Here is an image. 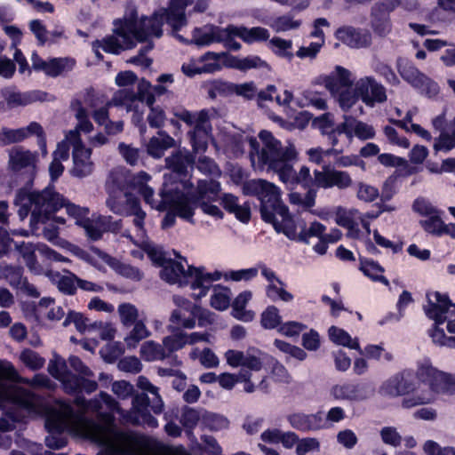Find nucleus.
<instances>
[{
	"label": "nucleus",
	"mask_w": 455,
	"mask_h": 455,
	"mask_svg": "<svg viewBox=\"0 0 455 455\" xmlns=\"http://www.w3.org/2000/svg\"><path fill=\"white\" fill-rule=\"evenodd\" d=\"M233 83L213 80L211 82L208 88V97L212 100H215L218 96L228 97L234 94Z\"/></svg>",
	"instance_id": "obj_45"
},
{
	"label": "nucleus",
	"mask_w": 455,
	"mask_h": 455,
	"mask_svg": "<svg viewBox=\"0 0 455 455\" xmlns=\"http://www.w3.org/2000/svg\"><path fill=\"white\" fill-rule=\"evenodd\" d=\"M58 289L66 295L73 296L76 293V275H61L58 281Z\"/></svg>",
	"instance_id": "obj_57"
},
{
	"label": "nucleus",
	"mask_w": 455,
	"mask_h": 455,
	"mask_svg": "<svg viewBox=\"0 0 455 455\" xmlns=\"http://www.w3.org/2000/svg\"><path fill=\"white\" fill-rule=\"evenodd\" d=\"M70 133L77 139V142L74 144L73 167L70 170V174L82 179L90 175L93 171V163L91 161L92 149L85 148L76 132Z\"/></svg>",
	"instance_id": "obj_14"
},
{
	"label": "nucleus",
	"mask_w": 455,
	"mask_h": 455,
	"mask_svg": "<svg viewBox=\"0 0 455 455\" xmlns=\"http://www.w3.org/2000/svg\"><path fill=\"white\" fill-rule=\"evenodd\" d=\"M287 420L293 428L301 432L315 431L324 427L321 411L313 414L292 413L288 415Z\"/></svg>",
	"instance_id": "obj_24"
},
{
	"label": "nucleus",
	"mask_w": 455,
	"mask_h": 455,
	"mask_svg": "<svg viewBox=\"0 0 455 455\" xmlns=\"http://www.w3.org/2000/svg\"><path fill=\"white\" fill-rule=\"evenodd\" d=\"M35 94L36 95V97L32 98L29 94H23L21 92H12L5 96V100L7 105L10 108H13L15 106H26L36 100H43L44 99L41 96H45L47 93L37 91L35 92Z\"/></svg>",
	"instance_id": "obj_42"
},
{
	"label": "nucleus",
	"mask_w": 455,
	"mask_h": 455,
	"mask_svg": "<svg viewBox=\"0 0 455 455\" xmlns=\"http://www.w3.org/2000/svg\"><path fill=\"white\" fill-rule=\"evenodd\" d=\"M199 419L198 411L194 408L185 407L181 414L180 423L185 428L192 430L196 427Z\"/></svg>",
	"instance_id": "obj_60"
},
{
	"label": "nucleus",
	"mask_w": 455,
	"mask_h": 455,
	"mask_svg": "<svg viewBox=\"0 0 455 455\" xmlns=\"http://www.w3.org/2000/svg\"><path fill=\"white\" fill-rule=\"evenodd\" d=\"M15 248L23 258L27 267L30 269H36L38 262L36 255V247L31 243H26L24 241L15 243Z\"/></svg>",
	"instance_id": "obj_41"
},
{
	"label": "nucleus",
	"mask_w": 455,
	"mask_h": 455,
	"mask_svg": "<svg viewBox=\"0 0 455 455\" xmlns=\"http://www.w3.org/2000/svg\"><path fill=\"white\" fill-rule=\"evenodd\" d=\"M309 4V0H300L294 4L291 11L286 14L273 18L268 25L275 32H285L292 29H298L301 26L302 20H294V13L306 10Z\"/></svg>",
	"instance_id": "obj_19"
},
{
	"label": "nucleus",
	"mask_w": 455,
	"mask_h": 455,
	"mask_svg": "<svg viewBox=\"0 0 455 455\" xmlns=\"http://www.w3.org/2000/svg\"><path fill=\"white\" fill-rule=\"evenodd\" d=\"M220 60H222V63L220 64L221 67L224 66L228 68H235L240 70L241 59L226 52L220 53L214 52H207L200 57L199 61H211L220 63L219 61Z\"/></svg>",
	"instance_id": "obj_33"
},
{
	"label": "nucleus",
	"mask_w": 455,
	"mask_h": 455,
	"mask_svg": "<svg viewBox=\"0 0 455 455\" xmlns=\"http://www.w3.org/2000/svg\"><path fill=\"white\" fill-rule=\"evenodd\" d=\"M427 305L424 307V311L429 319L434 320L433 328L429 333L435 330H443L440 325L446 322L449 314L455 309V303L451 300L447 293L439 291L427 293Z\"/></svg>",
	"instance_id": "obj_10"
},
{
	"label": "nucleus",
	"mask_w": 455,
	"mask_h": 455,
	"mask_svg": "<svg viewBox=\"0 0 455 455\" xmlns=\"http://www.w3.org/2000/svg\"><path fill=\"white\" fill-rule=\"evenodd\" d=\"M92 47H101L102 50L107 53H111L115 55L120 54L123 51L128 50L126 48V44H121L117 37L115 36H107L101 40H95L92 43Z\"/></svg>",
	"instance_id": "obj_40"
},
{
	"label": "nucleus",
	"mask_w": 455,
	"mask_h": 455,
	"mask_svg": "<svg viewBox=\"0 0 455 455\" xmlns=\"http://www.w3.org/2000/svg\"><path fill=\"white\" fill-rule=\"evenodd\" d=\"M65 393L75 395V403L78 405L85 403L86 400L83 393L92 394L98 388V383L95 380L87 379L83 375H76L72 371L60 379Z\"/></svg>",
	"instance_id": "obj_13"
},
{
	"label": "nucleus",
	"mask_w": 455,
	"mask_h": 455,
	"mask_svg": "<svg viewBox=\"0 0 455 455\" xmlns=\"http://www.w3.org/2000/svg\"><path fill=\"white\" fill-rule=\"evenodd\" d=\"M335 96L337 97L339 107L346 112L356 103L358 99H360L359 94L356 92V87L354 91H350L349 88L339 91Z\"/></svg>",
	"instance_id": "obj_49"
},
{
	"label": "nucleus",
	"mask_w": 455,
	"mask_h": 455,
	"mask_svg": "<svg viewBox=\"0 0 455 455\" xmlns=\"http://www.w3.org/2000/svg\"><path fill=\"white\" fill-rule=\"evenodd\" d=\"M418 385L414 371L411 369H404L390 377L384 383L383 388L391 396L405 395L402 400V407L410 409L431 403L430 397L423 394H414Z\"/></svg>",
	"instance_id": "obj_4"
},
{
	"label": "nucleus",
	"mask_w": 455,
	"mask_h": 455,
	"mask_svg": "<svg viewBox=\"0 0 455 455\" xmlns=\"http://www.w3.org/2000/svg\"><path fill=\"white\" fill-rule=\"evenodd\" d=\"M319 79L332 95H336L342 88H350L353 84L351 72L341 66H336L333 72L322 76Z\"/></svg>",
	"instance_id": "obj_23"
},
{
	"label": "nucleus",
	"mask_w": 455,
	"mask_h": 455,
	"mask_svg": "<svg viewBox=\"0 0 455 455\" xmlns=\"http://www.w3.org/2000/svg\"><path fill=\"white\" fill-rule=\"evenodd\" d=\"M193 188L192 180H186L163 183L159 191L161 204L164 207L192 224L195 223L193 219L195 211L199 205V201L191 193Z\"/></svg>",
	"instance_id": "obj_2"
},
{
	"label": "nucleus",
	"mask_w": 455,
	"mask_h": 455,
	"mask_svg": "<svg viewBox=\"0 0 455 455\" xmlns=\"http://www.w3.org/2000/svg\"><path fill=\"white\" fill-rule=\"evenodd\" d=\"M328 334L330 339L337 345L347 347L351 349L360 348L358 340H353L349 333L341 328L331 326L328 330Z\"/></svg>",
	"instance_id": "obj_37"
},
{
	"label": "nucleus",
	"mask_w": 455,
	"mask_h": 455,
	"mask_svg": "<svg viewBox=\"0 0 455 455\" xmlns=\"http://www.w3.org/2000/svg\"><path fill=\"white\" fill-rule=\"evenodd\" d=\"M442 371L433 366L429 358H425L417 363V369L415 373L416 379L420 383L428 386L429 390L432 392L434 385L437 382L439 374Z\"/></svg>",
	"instance_id": "obj_27"
},
{
	"label": "nucleus",
	"mask_w": 455,
	"mask_h": 455,
	"mask_svg": "<svg viewBox=\"0 0 455 455\" xmlns=\"http://www.w3.org/2000/svg\"><path fill=\"white\" fill-rule=\"evenodd\" d=\"M203 267L188 266V275H194L191 281L190 288L192 290H199V293L196 296L197 299H201L206 296L209 291L212 283L218 281L221 278V272L216 270L212 273H204Z\"/></svg>",
	"instance_id": "obj_21"
},
{
	"label": "nucleus",
	"mask_w": 455,
	"mask_h": 455,
	"mask_svg": "<svg viewBox=\"0 0 455 455\" xmlns=\"http://www.w3.org/2000/svg\"><path fill=\"white\" fill-rule=\"evenodd\" d=\"M133 329L130 332V334L124 339L126 345L129 348L136 347L138 343L143 339L147 338L149 335V331H148L146 325L142 321H136L134 323Z\"/></svg>",
	"instance_id": "obj_46"
},
{
	"label": "nucleus",
	"mask_w": 455,
	"mask_h": 455,
	"mask_svg": "<svg viewBox=\"0 0 455 455\" xmlns=\"http://www.w3.org/2000/svg\"><path fill=\"white\" fill-rule=\"evenodd\" d=\"M204 64L201 67H196L194 64H183L181 71L184 75L188 77H194L196 75L203 73H214L221 69L220 63L203 61Z\"/></svg>",
	"instance_id": "obj_43"
},
{
	"label": "nucleus",
	"mask_w": 455,
	"mask_h": 455,
	"mask_svg": "<svg viewBox=\"0 0 455 455\" xmlns=\"http://www.w3.org/2000/svg\"><path fill=\"white\" fill-rule=\"evenodd\" d=\"M161 278L171 284L179 283L180 286L191 284L194 275H188L182 263L169 259L160 272Z\"/></svg>",
	"instance_id": "obj_22"
},
{
	"label": "nucleus",
	"mask_w": 455,
	"mask_h": 455,
	"mask_svg": "<svg viewBox=\"0 0 455 455\" xmlns=\"http://www.w3.org/2000/svg\"><path fill=\"white\" fill-rule=\"evenodd\" d=\"M243 193L259 199L261 220L271 224L276 233L283 234L289 240L308 244L310 237H324L326 227L316 220L310 224L308 229L303 222L301 231L297 233L293 216L283 204L280 189L275 184L264 180H252L244 183Z\"/></svg>",
	"instance_id": "obj_1"
},
{
	"label": "nucleus",
	"mask_w": 455,
	"mask_h": 455,
	"mask_svg": "<svg viewBox=\"0 0 455 455\" xmlns=\"http://www.w3.org/2000/svg\"><path fill=\"white\" fill-rule=\"evenodd\" d=\"M20 358L27 367L33 371L44 367L45 360L38 353L31 349H26L21 353Z\"/></svg>",
	"instance_id": "obj_53"
},
{
	"label": "nucleus",
	"mask_w": 455,
	"mask_h": 455,
	"mask_svg": "<svg viewBox=\"0 0 455 455\" xmlns=\"http://www.w3.org/2000/svg\"><path fill=\"white\" fill-rule=\"evenodd\" d=\"M166 169L171 174L164 175V182L191 180V172L196 164V156L184 148H178L164 159Z\"/></svg>",
	"instance_id": "obj_9"
},
{
	"label": "nucleus",
	"mask_w": 455,
	"mask_h": 455,
	"mask_svg": "<svg viewBox=\"0 0 455 455\" xmlns=\"http://www.w3.org/2000/svg\"><path fill=\"white\" fill-rule=\"evenodd\" d=\"M259 138L263 143L262 148L256 138L251 137L249 140L250 155H257L259 164L261 168L275 167L282 161H293L297 158V151L293 145L283 148L279 140L275 139L273 133L267 130H262L259 133Z\"/></svg>",
	"instance_id": "obj_3"
},
{
	"label": "nucleus",
	"mask_w": 455,
	"mask_h": 455,
	"mask_svg": "<svg viewBox=\"0 0 455 455\" xmlns=\"http://www.w3.org/2000/svg\"><path fill=\"white\" fill-rule=\"evenodd\" d=\"M359 270L371 280L380 282L386 285L389 284L386 276L381 275L385 272V268L378 262L365 257H359Z\"/></svg>",
	"instance_id": "obj_29"
},
{
	"label": "nucleus",
	"mask_w": 455,
	"mask_h": 455,
	"mask_svg": "<svg viewBox=\"0 0 455 455\" xmlns=\"http://www.w3.org/2000/svg\"><path fill=\"white\" fill-rule=\"evenodd\" d=\"M172 331L173 332L172 335L166 336L163 339V346L169 354V357L171 354L181 349L188 344V335L183 332L179 328H172Z\"/></svg>",
	"instance_id": "obj_36"
},
{
	"label": "nucleus",
	"mask_w": 455,
	"mask_h": 455,
	"mask_svg": "<svg viewBox=\"0 0 455 455\" xmlns=\"http://www.w3.org/2000/svg\"><path fill=\"white\" fill-rule=\"evenodd\" d=\"M251 68L270 69V66L258 55H250L241 59L240 71H247Z\"/></svg>",
	"instance_id": "obj_59"
},
{
	"label": "nucleus",
	"mask_w": 455,
	"mask_h": 455,
	"mask_svg": "<svg viewBox=\"0 0 455 455\" xmlns=\"http://www.w3.org/2000/svg\"><path fill=\"white\" fill-rule=\"evenodd\" d=\"M419 225L425 232L435 236H442V228L443 226V221L438 213H435L429 216L427 220H419Z\"/></svg>",
	"instance_id": "obj_52"
},
{
	"label": "nucleus",
	"mask_w": 455,
	"mask_h": 455,
	"mask_svg": "<svg viewBox=\"0 0 455 455\" xmlns=\"http://www.w3.org/2000/svg\"><path fill=\"white\" fill-rule=\"evenodd\" d=\"M336 37L351 48H366L371 44L372 37L368 29L351 26L339 28Z\"/></svg>",
	"instance_id": "obj_16"
},
{
	"label": "nucleus",
	"mask_w": 455,
	"mask_h": 455,
	"mask_svg": "<svg viewBox=\"0 0 455 455\" xmlns=\"http://www.w3.org/2000/svg\"><path fill=\"white\" fill-rule=\"evenodd\" d=\"M203 421L212 431L225 429L229 426V421L226 417L213 412L205 413L203 417Z\"/></svg>",
	"instance_id": "obj_51"
},
{
	"label": "nucleus",
	"mask_w": 455,
	"mask_h": 455,
	"mask_svg": "<svg viewBox=\"0 0 455 455\" xmlns=\"http://www.w3.org/2000/svg\"><path fill=\"white\" fill-rule=\"evenodd\" d=\"M269 44L275 47L272 51L276 56L285 58L288 60H292L293 53L290 52L292 47V42L291 40L275 36L269 40Z\"/></svg>",
	"instance_id": "obj_47"
},
{
	"label": "nucleus",
	"mask_w": 455,
	"mask_h": 455,
	"mask_svg": "<svg viewBox=\"0 0 455 455\" xmlns=\"http://www.w3.org/2000/svg\"><path fill=\"white\" fill-rule=\"evenodd\" d=\"M282 316L279 309L274 306H267L260 315V325L265 330H273L280 326Z\"/></svg>",
	"instance_id": "obj_39"
},
{
	"label": "nucleus",
	"mask_w": 455,
	"mask_h": 455,
	"mask_svg": "<svg viewBox=\"0 0 455 455\" xmlns=\"http://www.w3.org/2000/svg\"><path fill=\"white\" fill-rule=\"evenodd\" d=\"M36 203L31 212L30 224H44L52 220V215L65 205V197L57 192L53 185H48L42 191H38Z\"/></svg>",
	"instance_id": "obj_7"
},
{
	"label": "nucleus",
	"mask_w": 455,
	"mask_h": 455,
	"mask_svg": "<svg viewBox=\"0 0 455 455\" xmlns=\"http://www.w3.org/2000/svg\"><path fill=\"white\" fill-rule=\"evenodd\" d=\"M110 436V441L101 444L98 455H124L137 449L150 447V437L132 430L113 428Z\"/></svg>",
	"instance_id": "obj_5"
},
{
	"label": "nucleus",
	"mask_w": 455,
	"mask_h": 455,
	"mask_svg": "<svg viewBox=\"0 0 455 455\" xmlns=\"http://www.w3.org/2000/svg\"><path fill=\"white\" fill-rule=\"evenodd\" d=\"M120 318L124 325H132L138 318V310L136 307L130 303L121 304L118 307Z\"/></svg>",
	"instance_id": "obj_55"
},
{
	"label": "nucleus",
	"mask_w": 455,
	"mask_h": 455,
	"mask_svg": "<svg viewBox=\"0 0 455 455\" xmlns=\"http://www.w3.org/2000/svg\"><path fill=\"white\" fill-rule=\"evenodd\" d=\"M223 28L209 24L203 28H195L192 31V42L198 46L210 45L212 43H221Z\"/></svg>",
	"instance_id": "obj_26"
},
{
	"label": "nucleus",
	"mask_w": 455,
	"mask_h": 455,
	"mask_svg": "<svg viewBox=\"0 0 455 455\" xmlns=\"http://www.w3.org/2000/svg\"><path fill=\"white\" fill-rule=\"evenodd\" d=\"M380 436L384 443L393 447L399 446L402 442V436L397 432L396 428L393 427H384L380 430Z\"/></svg>",
	"instance_id": "obj_63"
},
{
	"label": "nucleus",
	"mask_w": 455,
	"mask_h": 455,
	"mask_svg": "<svg viewBox=\"0 0 455 455\" xmlns=\"http://www.w3.org/2000/svg\"><path fill=\"white\" fill-rule=\"evenodd\" d=\"M400 4V0H382L375 3L371 9V27L373 32L385 37L392 29L390 12Z\"/></svg>",
	"instance_id": "obj_12"
},
{
	"label": "nucleus",
	"mask_w": 455,
	"mask_h": 455,
	"mask_svg": "<svg viewBox=\"0 0 455 455\" xmlns=\"http://www.w3.org/2000/svg\"><path fill=\"white\" fill-rule=\"evenodd\" d=\"M76 64L71 57H53L48 60L45 75L49 77H58L72 71Z\"/></svg>",
	"instance_id": "obj_30"
},
{
	"label": "nucleus",
	"mask_w": 455,
	"mask_h": 455,
	"mask_svg": "<svg viewBox=\"0 0 455 455\" xmlns=\"http://www.w3.org/2000/svg\"><path fill=\"white\" fill-rule=\"evenodd\" d=\"M47 370L49 374L59 381L70 371L66 360L57 353H53L52 359L50 360Z\"/></svg>",
	"instance_id": "obj_44"
},
{
	"label": "nucleus",
	"mask_w": 455,
	"mask_h": 455,
	"mask_svg": "<svg viewBox=\"0 0 455 455\" xmlns=\"http://www.w3.org/2000/svg\"><path fill=\"white\" fill-rule=\"evenodd\" d=\"M432 392L437 395H455V375L442 371Z\"/></svg>",
	"instance_id": "obj_38"
},
{
	"label": "nucleus",
	"mask_w": 455,
	"mask_h": 455,
	"mask_svg": "<svg viewBox=\"0 0 455 455\" xmlns=\"http://www.w3.org/2000/svg\"><path fill=\"white\" fill-rule=\"evenodd\" d=\"M188 307L195 308L190 302L188 301ZM170 322L175 325L176 328L192 329L196 325V315L190 308H177L174 309L171 315Z\"/></svg>",
	"instance_id": "obj_31"
},
{
	"label": "nucleus",
	"mask_w": 455,
	"mask_h": 455,
	"mask_svg": "<svg viewBox=\"0 0 455 455\" xmlns=\"http://www.w3.org/2000/svg\"><path fill=\"white\" fill-rule=\"evenodd\" d=\"M259 268L258 267H250L245 269L239 270H231L225 274L226 280H232L235 282H239L242 280L250 281L255 278L258 275Z\"/></svg>",
	"instance_id": "obj_56"
},
{
	"label": "nucleus",
	"mask_w": 455,
	"mask_h": 455,
	"mask_svg": "<svg viewBox=\"0 0 455 455\" xmlns=\"http://www.w3.org/2000/svg\"><path fill=\"white\" fill-rule=\"evenodd\" d=\"M31 394L26 389L7 385L0 380V406L9 403L21 408H28L31 403Z\"/></svg>",
	"instance_id": "obj_20"
},
{
	"label": "nucleus",
	"mask_w": 455,
	"mask_h": 455,
	"mask_svg": "<svg viewBox=\"0 0 455 455\" xmlns=\"http://www.w3.org/2000/svg\"><path fill=\"white\" fill-rule=\"evenodd\" d=\"M165 23L161 14L157 12H154L148 20V26L146 28L149 36L159 38L163 36V25Z\"/></svg>",
	"instance_id": "obj_64"
},
{
	"label": "nucleus",
	"mask_w": 455,
	"mask_h": 455,
	"mask_svg": "<svg viewBox=\"0 0 455 455\" xmlns=\"http://www.w3.org/2000/svg\"><path fill=\"white\" fill-rule=\"evenodd\" d=\"M112 267L120 275L132 281H140L143 278L142 272L137 267L130 264L117 261L116 264L112 265Z\"/></svg>",
	"instance_id": "obj_50"
},
{
	"label": "nucleus",
	"mask_w": 455,
	"mask_h": 455,
	"mask_svg": "<svg viewBox=\"0 0 455 455\" xmlns=\"http://www.w3.org/2000/svg\"><path fill=\"white\" fill-rule=\"evenodd\" d=\"M368 385L366 383L344 382L336 384L330 390L331 395L335 400H346L350 402L363 401L368 398Z\"/></svg>",
	"instance_id": "obj_17"
},
{
	"label": "nucleus",
	"mask_w": 455,
	"mask_h": 455,
	"mask_svg": "<svg viewBox=\"0 0 455 455\" xmlns=\"http://www.w3.org/2000/svg\"><path fill=\"white\" fill-rule=\"evenodd\" d=\"M196 124L194 130L188 132V135L193 149V154L204 153L208 148V131L204 127L209 123V115L207 110L203 109L197 114Z\"/></svg>",
	"instance_id": "obj_18"
},
{
	"label": "nucleus",
	"mask_w": 455,
	"mask_h": 455,
	"mask_svg": "<svg viewBox=\"0 0 455 455\" xmlns=\"http://www.w3.org/2000/svg\"><path fill=\"white\" fill-rule=\"evenodd\" d=\"M379 196V189L373 186L359 182L357 198L364 202H373Z\"/></svg>",
	"instance_id": "obj_62"
},
{
	"label": "nucleus",
	"mask_w": 455,
	"mask_h": 455,
	"mask_svg": "<svg viewBox=\"0 0 455 455\" xmlns=\"http://www.w3.org/2000/svg\"><path fill=\"white\" fill-rule=\"evenodd\" d=\"M137 12L133 11L128 18L115 20L114 34L123 38V43L126 44L127 49H133L136 46V42L132 38V33L136 30L137 26Z\"/></svg>",
	"instance_id": "obj_25"
},
{
	"label": "nucleus",
	"mask_w": 455,
	"mask_h": 455,
	"mask_svg": "<svg viewBox=\"0 0 455 455\" xmlns=\"http://www.w3.org/2000/svg\"><path fill=\"white\" fill-rule=\"evenodd\" d=\"M356 92L362 101L369 107L387 100L386 88L372 76L360 79L356 84Z\"/></svg>",
	"instance_id": "obj_15"
},
{
	"label": "nucleus",
	"mask_w": 455,
	"mask_h": 455,
	"mask_svg": "<svg viewBox=\"0 0 455 455\" xmlns=\"http://www.w3.org/2000/svg\"><path fill=\"white\" fill-rule=\"evenodd\" d=\"M412 210L421 216H431L438 213V210L432 205V204L424 197H418L412 204Z\"/></svg>",
	"instance_id": "obj_61"
},
{
	"label": "nucleus",
	"mask_w": 455,
	"mask_h": 455,
	"mask_svg": "<svg viewBox=\"0 0 455 455\" xmlns=\"http://www.w3.org/2000/svg\"><path fill=\"white\" fill-rule=\"evenodd\" d=\"M455 148V133L443 132L440 133L438 138H435L434 143V150L435 152H448Z\"/></svg>",
	"instance_id": "obj_54"
},
{
	"label": "nucleus",
	"mask_w": 455,
	"mask_h": 455,
	"mask_svg": "<svg viewBox=\"0 0 455 455\" xmlns=\"http://www.w3.org/2000/svg\"><path fill=\"white\" fill-rule=\"evenodd\" d=\"M37 152L17 147L9 152L7 168L20 182L33 187L37 173Z\"/></svg>",
	"instance_id": "obj_6"
},
{
	"label": "nucleus",
	"mask_w": 455,
	"mask_h": 455,
	"mask_svg": "<svg viewBox=\"0 0 455 455\" xmlns=\"http://www.w3.org/2000/svg\"><path fill=\"white\" fill-rule=\"evenodd\" d=\"M25 139L26 135L21 128L10 129L3 127L0 130V147L19 143L23 141Z\"/></svg>",
	"instance_id": "obj_48"
},
{
	"label": "nucleus",
	"mask_w": 455,
	"mask_h": 455,
	"mask_svg": "<svg viewBox=\"0 0 455 455\" xmlns=\"http://www.w3.org/2000/svg\"><path fill=\"white\" fill-rule=\"evenodd\" d=\"M314 184L323 189L337 188L339 190H345L352 186L353 180L347 172L323 164L321 171H314Z\"/></svg>",
	"instance_id": "obj_11"
},
{
	"label": "nucleus",
	"mask_w": 455,
	"mask_h": 455,
	"mask_svg": "<svg viewBox=\"0 0 455 455\" xmlns=\"http://www.w3.org/2000/svg\"><path fill=\"white\" fill-rule=\"evenodd\" d=\"M396 68L401 77L421 95L434 98L439 93L438 84L416 68L412 61L399 57L396 60Z\"/></svg>",
	"instance_id": "obj_8"
},
{
	"label": "nucleus",
	"mask_w": 455,
	"mask_h": 455,
	"mask_svg": "<svg viewBox=\"0 0 455 455\" xmlns=\"http://www.w3.org/2000/svg\"><path fill=\"white\" fill-rule=\"evenodd\" d=\"M140 356L146 362H154L169 358L163 345L153 340L146 341L140 347Z\"/></svg>",
	"instance_id": "obj_34"
},
{
	"label": "nucleus",
	"mask_w": 455,
	"mask_h": 455,
	"mask_svg": "<svg viewBox=\"0 0 455 455\" xmlns=\"http://www.w3.org/2000/svg\"><path fill=\"white\" fill-rule=\"evenodd\" d=\"M158 134L160 137H152L147 145L148 154L156 159L161 158L167 149L175 146V140L166 132L161 131Z\"/></svg>",
	"instance_id": "obj_28"
},
{
	"label": "nucleus",
	"mask_w": 455,
	"mask_h": 455,
	"mask_svg": "<svg viewBox=\"0 0 455 455\" xmlns=\"http://www.w3.org/2000/svg\"><path fill=\"white\" fill-rule=\"evenodd\" d=\"M23 267L20 266H8L5 267V275L12 287L20 288L27 277L23 276Z\"/></svg>",
	"instance_id": "obj_58"
},
{
	"label": "nucleus",
	"mask_w": 455,
	"mask_h": 455,
	"mask_svg": "<svg viewBox=\"0 0 455 455\" xmlns=\"http://www.w3.org/2000/svg\"><path fill=\"white\" fill-rule=\"evenodd\" d=\"M233 34L236 35L246 44L265 42L268 40L270 36L268 30L262 27H253L251 28L241 27L239 29H235Z\"/></svg>",
	"instance_id": "obj_32"
},
{
	"label": "nucleus",
	"mask_w": 455,
	"mask_h": 455,
	"mask_svg": "<svg viewBox=\"0 0 455 455\" xmlns=\"http://www.w3.org/2000/svg\"><path fill=\"white\" fill-rule=\"evenodd\" d=\"M158 12L162 18L174 31H179L187 24L186 12L173 9L170 6L161 8Z\"/></svg>",
	"instance_id": "obj_35"
}]
</instances>
